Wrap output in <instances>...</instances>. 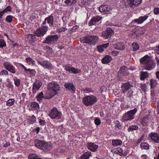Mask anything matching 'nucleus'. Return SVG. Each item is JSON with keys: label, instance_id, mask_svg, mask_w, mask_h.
I'll list each match as a JSON object with an SVG mask.
<instances>
[{"label": "nucleus", "instance_id": "obj_64", "mask_svg": "<svg viewBox=\"0 0 159 159\" xmlns=\"http://www.w3.org/2000/svg\"><path fill=\"white\" fill-rule=\"evenodd\" d=\"M34 131L36 132L37 134H38L39 132L40 128L39 127H37L36 128L34 129Z\"/></svg>", "mask_w": 159, "mask_h": 159}, {"label": "nucleus", "instance_id": "obj_25", "mask_svg": "<svg viewBox=\"0 0 159 159\" xmlns=\"http://www.w3.org/2000/svg\"><path fill=\"white\" fill-rule=\"evenodd\" d=\"M140 75V79L141 80H143L149 77L148 73L146 71H141Z\"/></svg>", "mask_w": 159, "mask_h": 159}, {"label": "nucleus", "instance_id": "obj_13", "mask_svg": "<svg viewBox=\"0 0 159 159\" xmlns=\"http://www.w3.org/2000/svg\"><path fill=\"white\" fill-rule=\"evenodd\" d=\"M64 86L67 90L70 91L72 93H74L76 90V88L72 83H66Z\"/></svg>", "mask_w": 159, "mask_h": 159}, {"label": "nucleus", "instance_id": "obj_16", "mask_svg": "<svg viewBox=\"0 0 159 159\" xmlns=\"http://www.w3.org/2000/svg\"><path fill=\"white\" fill-rule=\"evenodd\" d=\"M42 85L41 82L39 81H37L34 82L33 86L32 92L35 93L36 91L39 90Z\"/></svg>", "mask_w": 159, "mask_h": 159}, {"label": "nucleus", "instance_id": "obj_60", "mask_svg": "<svg viewBox=\"0 0 159 159\" xmlns=\"http://www.w3.org/2000/svg\"><path fill=\"white\" fill-rule=\"evenodd\" d=\"M36 120V118L34 116H32L30 118V120L31 121L33 122H34Z\"/></svg>", "mask_w": 159, "mask_h": 159}, {"label": "nucleus", "instance_id": "obj_21", "mask_svg": "<svg viewBox=\"0 0 159 159\" xmlns=\"http://www.w3.org/2000/svg\"><path fill=\"white\" fill-rule=\"evenodd\" d=\"M88 149L92 152H94L98 148V146L93 143H90L87 144Z\"/></svg>", "mask_w": 159, "mask_h": 159}, {"label": "nucleus", "instance_id": "obj_26", "mask_svg": "<svg viewBox=\"0 0 159 159\" xmlns=\"http://www.w3.org/2000/svg\"><path fill=\"white\" fill-rule=\"evenodd\" d=\"M91 156L90 152H87L83 154L80 157V159H89Z\"/></svg>", "mask_w": 159, "mask_h": 159}, {"label": "nucleus", "instance_id": "obj_39", "mask_svg": "<svg viewBox=\"0 0 159 159\" xmlns=\"http://www.w3.org/2000/svg\"><path fill=\"white\" fill-rule=\"evenodd\" d=\"M70 73L74 74H78L80 72L81 70L78 69H75L73 67L71 68Z\"/></svg>", "mask_w": 159, "mask_h": 159}, {"label": "nucleus", "instance_id": "obj_33", "mask_svg": "<svg viewBox=\"0 0 159 159\" xmlns=\"http://www.w3.org/2000/svg\"><path fill=\"white\" fill-rule=\"evenodd\" d=\"M29 159H43L35 154H30L28 157Z\"/></svg>", "mask_w": 159, "mask_h": 159}, {"label": "nucleus", "instance_id": "obj_58", "mask_svg": "<svg viewBox=\"0 0 159 159\" xmlns=\"http://www.w3.org/2000/svg\"><path fill=\"white\" fill-rule=\"evenodd\" d=\"M34 35L31 34V38L34 41H35L36 40V38L35 37V36H37L35 35L34 33Z\"/></svg>", "mask_w": 159, "mask_h": 159}, {"label": "nucleus", "instance_id": "obj_63", "mask_svg": "<svg viewBox=\"0 0 159 159\" xmlns=\"http://www.w3.org/2000/svg\"><path fill=\"white\" fill-rule=\"evenodd\" d=\"M10 144L9 142H6L5 144H4L3 146L4 147H7L10 146Z\"/></svg>", "mask_w": 159, "mask_h": 159}, {"label": "nucleus", "instance_id": "obj_53", "mask_svg": "<svg viewBox=\"0 0 159 159\" xmlns=\"http://www.w3.org/2000/svg\"><path fill=\"white\" fill-rule=\"evenodd\" d=\"M8 74V72L5 70H2L0 73V75H7Z\"/></svg>", "mask_w": 159, "mask_h": 159}, {"label": "nucleus", "instance_id": "obj_9", "mask_svg": "<svg viewBox=\"0 0 159 159\" xmlns=\"http://www.w3.org/2000/svg\"><path fill=\"white\" fill-rule=\"evenodd\" d=\"M133 83L131 81L128 82L122 83L121 85V91L123 93H125L126 92L132 89L133 87Z\"/></svg>", "mask_w": 159, "mask_h": 159}, {"label": "nucleus", "instance_id": "obj_50", "mask_svg": "<svg viewBox=\"0 0 159 159\" xmlns=\"http://www.w3.org/2000/svg\"><path fill=\"white\" fill-rule=\"evenodd\" d=\"M127 69L126 67L123 66L120 68V71L121 73H122L124 74V72L127 70Z\"/></svg>", "mask_w": 159, "mask_h": 159}, {"label": "nucleus", "instance_id": "obj_45", "mask_svg": "<svg viewBox=\"0 0 159 159\" xmlns=\"http://www.w3.org/2000/svg\"><path fill=\"white\" fill-rule=\"evenodd\" d=\"M94 123L96 125L98 126L100 124L101 121L99 118L95 117L94 120Z\"/></svg>", "mask_w": 159, "mask_h": 159}, {"label": "nucleus", "instance_id": "obj_3", "mask_svg": "<svg viewBox=\"0 0 159 159\" xmlns=\"http://www.w3.org/2000/svg\"><path fill=\"white\" fill-rule=\"evenodd\" d=\"M97 101V98L93 95L86 96L83 98L82 102L85 105L91 106Z\"/></svg>", "mask_w": 159, "mask_h": 159}, {"label": "nucleus", "instance_id": "obj_31", "mask_svg": "<svg viewBox=\"0 0 159 159\" xmlns=\"http://www.w3.org/2000/svg\"><path fill=\"white\" fill-rule=\"evenodd\" d=\"M117 152L121 156H126L127 153L125 150H123V149L120 148H117Z\"/></svg>", "mask_w": 159, "mask_h": 159}, {"label": "nucleus", "instance_id": "obj_46", "mask_svg": "<svg viewBox=\"0 0 159 159\" xmlns=\"http://www.w3.org/2000/svg\"><path fill=\"white\" fill-rule=\"evenodd\" d=\"M14 80L15 85L17 87H19L20 84V80L17 79L16 77H15L14 78Z\"/></svg>", "mask_w": 159, "mask_h": 159}, {"label": "nucleus", "instance_id": "obj_27", "mask_svg": "<svg viewBox=\"0 0 159 159\" xmlns=\"http://www.w3.org/2000/svg\"><path fill=\"white\" fill-rule=\"evenodd\" d=\"M44 141L42 140L36 139L34 142L35 143V146L38 148H40L42 144H43Z\"/></svg>", "mask_w": 159, "mask_h": 159}, {"label": "nucleus", "instance_id": "obj_51", "mask_svg": "<svg viewBox=\"0 0 159 159\" xmlns=\"http://www.w3.org/2000/svg\"><path fill=\"white\" fill-rule=\"evenodd\" d=\"M11 8L10 6H8L5 9L2 10V12L4 13L8 11H11Z\"/></svg>", "mask_w": 159, "mask_h": 159}, {"label": "nucleus", "instance_id": "obj_28", "mask_svg": "<svg viewBox=\"0 0 159 159\" xmlns=\"http://www.w3.org/2000/svg\"><path fill=\"white\" fill-rule=\"evenodd\" d=\"M149 118V116H144L143 117L141 122V124L143 126H146L147 125L148 123L150 120Z\"/></svg>", "mask_w": 159, "mask_h": 159}, {"label": "nucleus", "instance_id": "obj_41", "mask_svg": "<svg viewBox=\"0 0 159 159\" xmlns=\"http://www.w3.org/2000/svg\"><path fill=\"white\" fill-rule=\"evenodd\" d=\"M133 48V50L134 51H137L139 48V45L136 43H134L132 44Z\"/></svg>", "mask_w": 159, "mask_h": 159}, {"label": "nucleus", "instance_id": "obj_37", "mask_svg": "<svg viewBox=\"0 0 159 159\" xmlns=\"http://www.w3.org/2000/svg\"><path fill=\"white\" fill-rule=\"evenodd\" d=\"M26 62L29 65H34L35 64V61L33 60L30 57H28L26 59Z\"/></svg>", "mask_w": 159, "mask_h": 159}, {"label": "nucleus", "instance_id": "obj_35", "mask_svg": "<svg viewBox=\"0 0 159 159\" xmlns=\"http://www.w3.org/2000/svg\"><path fill=\"white\" fill-rule=\"evenodd\" d=\"M15 102L14 99H10L6 101V105L8 106H11L14 104Z\"/></svg>", "mask_w": 159, "mask_h": 159}, {"label": "nucleus", "instance_id": "obj_34", "mask_svg": "<svg viewBox=\"0 0 159 159\" xmlns=\"http://www.w3.org/2000/svg\"><path fill=\"white\" fill-rule=\"evenodd\" d=\"M141 148L142 149L147 150L149 148V144L146 143H142L141 144Z\"/></svg>", "mask_w": 159, "mask_h": 159}, {"label": "nucleus", "instance_id": "obj_1", "mask_svg": "<svg viewBox=\"0 0 159 159\" xmlns=\"http://www.w3.org/2000/svg\"><path fill=\"white\" fill-rule=\"evenodd\" d=\"M140 62L145 66V69L147 70H152L154 68L155 66V64L148 55H146L140 59Z\"/></svg>", "mask_w": 159, "mask_h": 159}, {"label": "nucleus", "instance_id": "obj_18", "mask_svg": "<svg viewBox=\"0 0 159 159\" xmlns=\"http://www.w3.org/2000/svg\"><path fill=\"white\" fill-rule=\"evenodd\" d=\"M148 138L155 142L159 143V134L156 133H151L148 136Z\"/></svg>", "mask_w": 159, "mask_h": 159}, {"label": "nucleus", "instance_id": "obj_38", "mask_svg": "<svg viewBox=\"0 0 159 159\" xmlns=\"http://www.w3.org/2000/svg\"><path fill=\"white\" fill-rule=\"evenodd\" d=\"M138 128V127L137 125L129 126L128 128V131L129 132H132L133 130H136Z\"/></svg>", "mask_w": 159, "mask_h": 159}, {"label": "nucleus", "instance_id": "obj_49", "mask_svg": "<svg viewBox=\"0 0 159 159\" xmlns=\"http://www.w3.org/2000/svg\"><path fill=\"white\" fill-rule=\"evenodd\" d=\"M6 45V43L4 40L0 39V48H2Z\"/></svg>", "mask_w": 159, "mask_h": 159}, {"label": "nucleus", "instance_id": "obj_40", "mask_svg": "<svg viewBox=\"0 0 159 159\" xmlns=\"http://www.w3.org/2000/svg\"><path fill=\"white\" fill-rule=\"evenodd\" d=\"M43 98V92H41L39 93L38 95L36 96V98L37 100L40 102Z\"/></svg>", "mask_w": 159, "mask_h": 159}, {"label": "nucleus", "instance_id": "obj_54", "mask_svg": "<svg viewBox=\"0 0 159 159\" xmlns=\"http://www.w3.org/2000/svg\"><path fill=\"white\" fill-rule=\"evenodd\" d=\"M153 12L155 15H157L159 14V8H155L153 10Z\"/></svg>", "mask_w": 159, "mask_h": 159}, {"label": "nucleus", "instance_id": "obj_36", "mask_svg": "<svg viewBox=\"0 0 159 159\" xmlns=\"http://www.w3.org/2000/svg\"><path fill=\"white\" fill-rule=\"evenodd\" d=\"M157 84V83L156 82V80L151 79L150 80V84L151 88L153 89L155 87Z\"/></svg>", "mask_w": 159, "mask_h": 159}, {"label": "nucleus", "instance_id": "obj_56", "mask_svg": "<svg viewBox=\"0 0 159 159\" xmlns=\"http://www.w3.org/2000/svg\"><path fill=\"white\" fill-rule=\"evenodd\" d=\"M67 30V29L66 27H61L58 30V31L59 33H60L62 32H64Z\"/></svg>", "mask_w": 159, "mask_h": 159}, {"label": "nucleus", "instance_id": "obj_12", "mask_svg": "<svg viewBox=\"0 0 159 159\" xmlns=\"http://www.w3.org/2000/svg\"><path fill=\"white\" fill-rule=\"evenodd\" d=\"M142 0H127L126 2L128 6L134 8L137 7L141 2Z\"/></svg>", "mask_w": 159, "mask_h": 159}, {"label": "nucleus", "instance_id": "obj_17", "mask_svg": "<svg viewBox=\"0 0 159 159\" xmlns=\"http://www.w3.org/2000/svg\"><path fill=\"white\" fill-rule=\"evenodd\" d=\"M43 146L42 151L45 152L50 151L52 148V145L50 142H44Z\"/></svg>", "mask_w": 159, "mask_h": 159}, {"label": "nucleus", "instance_id": "obj_62", "mask_svg": "<svg viewBox=\"0 0 159 159\" xmlns=\"http://www.w3.org/2000/svg\"><path fill=\"white\" fill-rule=\"evenodd\" d=\"M157 114L159 115V100L158 101L157 103Z\"/></svg>", "mask_w": 159, "mask_h": 159}, {"label": "nucleus", "instance_id": "obj_15", "mask_svg": "<svg viewBox=\"0 0 159 159\" xmlns=\"http://www.w3.org/2000/svg\"><path fill=\"white\" fill-rule=\"evenodd\" d=\"M4 66L6 69L13 73H15V69L13 66L9 63L6 62L4 64Z\"/></svg>", "mask_w": 159, "mask_h": 159}, {"label": "nucleus", "instance_id": "obj_24", "mask_svg": "<svg viewBox=\"0 0 159 159\" xmlns=\"http://www.w3.org/2000/svg\"><path fill=\"white\" fill-rule=\"evenodd\" d=\"M113 48L118 50H122L124 49L125 46L124 44L121 43H115L113 45Z\"/></svg>", "mask_w": 159, "mask_h": 159}, {"label": "nucleus", "instance_id": "obj_22", "mask_svg": "<svg viewBox=\"0 0 159 159\" xmlns=\"http://www.w3.org/2000/svg\"><path fill=\"white\" fill-rule=\"evenodd\" d=\"M111 57L109 55H106L102 59V62L103 64L108 63L111 60Z\"/></svg>", "mask_w": 159, "mask_h": 159}, {"label": "nucleus", "instance_id": "obj_20", "mask_svg": "<svg viewBox=\"0 0 159 159\" xmlns=\"http://www.w3.org/2000/svg\"><path fill=\"white\" fill-rule=\"evenodd\" d=\"M148 17V16L147 15H145L144 16H141L138 19H134L133 22H136L138 24H141L146 20Z\"/></svg>", "mask_w": 159, "mask_h": 159}, {"label": "nucleus", "instance_id": "obj_43", "mask_svg": "<svg viewBox=\"0 0 159 159\" xmlns=\"http://www.w3.org/2000/svg\"><path fill=\"white\" fill-rule=\"evenodd\" d=\"M126 93L127 97L130 98L133 95V91L131 89L126 92Z\"/></svg>", "mask_w": 159, "mask_h": 159}, {"label": "nucleus", "instance_id": "obj_8", "mask_svg": "<svg viewBox=\"0 0 159 159\" xmlns=\"http://www.w3.org/2000/svg\"><path fill=\"white\" fill-rule=\"evenodd\" d=\"M57 35H49L46 38L45 40L43 42V43L48 44H54L58 39Z\"/></svg>", "mask_w": 159, "mask_h": 159}, {"label": "nucleus", "instance_id": "obj_19", "mask_svg": "<svg viewBox=\"0 0 159 159\" xmlns=\"http://www.w3.org/2000/svg\"><path fill=\"white\" fill-rule=\"evenodd\" d=\"M102 19V17L100 16H95L93 17L89 23V26L94 25L96 23L98 22Z\"/></svg>", "mask_w": 159, "mask_h": 159}, {"label": "nucleus", "instance_id": "obj_6", "mask_svg": "<svg viewBox=\"0 0 159 159\" xmlns=\"http://www.w3.org/2000/svg\"><path fill=\"white\" fill-rule=\"evenodd\" d=\"M137 109L136 108H134L133 110L129 111L123 115V119L125 121L131 120L134 118V115L137 112Z\"/></svg>", "mask_w": 159, "mask_h": 159}, {"label": "nucleus", "instance_id": "obj_42", "mask_svg": "<svg viewBox=\"0 0 159 159\" xmlns=\"http://www.w3.org/2000/svg\"><path fill=\"white\" fill-rule=\"evenodd\" d=\"M26 72L28 73H30V74L32 75V76L36 74V71L35 70L33 69L31 70L30 69H28Z\"/></svg>", "mask_w": 159, "mask_h": 159}, {"label": "nucleus", "instance_id": "obj_48", "mask_svg": "<svg viewBox=\"0 0 159 159\" xmlns=\"http://www.w3.org/2000/svg\"><path fill=\"white\" fill-rule=\"evenodd\" d=\"M65 69L66 71H68L70 73L72 67H71L69 65H65L64 66Z\"/></svg>", "mask_w": 159, "mask_h": 159}, {"label": "nucleus", "instance_id": "obj_23", "mask_svg": "<svg viewBox=\"0 0 159 159\" xmlns=\"http://www.w3.org/2000/svg\"><path fill=\"white\" fill-rule=\"evenodd\" d=\"M110 8L106 5H102L99 7V11L101 12H107L110 10Z\"/></svg>", "mask_w": 159, "mask_h": 159}, {"label": "nucleus", "instance_id": "obj_61", "mask_svg": "<svg viewBox=\"0 0 159 159\" xmlns=\"http://www.w3.org/2000/svg\"><path fill=\"white\" fill-rule=\"evenodd\" d=\"M155 52L156 53L159 55V45L156 47V49L155 50Z\"/></svg>", "mask_w": 159, "mask_h": 159}, {"label": "nucleus", "instance_id": "obj_52", "mask_svg": "<svg viewBox=\"0 0 159 159\" xmlns=\"http://www.w3.org/2000/svg\"><path fill=\"white\" fill-rule=\"evenodd\" d=\"M98 51L100 52H102L103 51V48L101 45H100L97 47Z\"/></svg>", "mask_w": 159, "mask_h": 159}, {"label": "nucleus", "instance_id": "obj_4", "mask_svg": "<svg viewBox=\"0 0 159 159\" xmlns=\"http://www.w3.org/2000/svg\"><path fill=\"white\" fill-rule=\"evenodd\" d=\"M98 41V37L97 36H91L85 37L83 38L82 42L90 45H94Z\"/></svg>", "mask_w": 159, "mask_h": 159}, {"label": "nucleus", "instance_id": "obj_10", "mask_svg": "<svg viewBox=\"0 0 159 159\" xmlns=\"http://www.w3.org/2000/svg\"><path fill=\"white\" fill-rule=\"evenodd\" d=\"M38 63L44 68L48 70L52 69L53 67L52 65L51 62L47 60H45L43 61L39 60L38 61Z\"/></svg>", "mask_w": 159, "mask_h": 159}, {"label": "nucleus", "instance_id": "obj_11", "mask_svg": "<svg viewBox=\"0 0 159 159\" xmlns=\"http://www.w3.org/2000/svg\"><path fill=\"white\" fill-rule=\"evenodd\" d=\"M114 31L110 28H107L102 32L101 35L105 39L110 38L114 34Z\"/></svg>", "mask_w": 159, "mask_h": 159}, {"label": "nucleus", "instance_id": "obj_59", "mask_svg": "<svg viewBox=\"0 0 159 159\" xmlns=\"http://www.w3.org/2000/svg\"><path fill=\"white\" fill-rule=\"evenodd\" d=\"M78 28V26L77 25H75L72 27L70 30L72 32L75 31Z\"/></svg>", "mask_w": 159, "mask_h": 159}, {"label": "nucleus", "instance_id": "obj_29", "mask_svg": "<svg viewBox=\"0 0 159 159\" xmlns=\"http://www.w3.org/2000/svg\"><path fill=\"white\" fill-rule=\"evenodd\" d=\"M76 0H65L64 3L65 6H70L75 4Z\"/></svg>", "mask_w": 159, "mask_h": 159}, {"label": "nucleus", "instance_id": "obj_2", "mask_svg": "<svg viewBox=\"0 0 159 159\" xmlns=\"http://www.w3.org/2000/svg\"><path fill=\"white\" fill-rule=\"evenodd\" d=\"M47 87L48 89V93L51 98L57 93V91L60 90V88L59 85L55 81L49 83Z\"/></svg>", "mask_w": 159, "mask_h": 159}, {"label": "nucleus", "instance_id": "obj_57", "mask_svg": "<svg viewBox=\"0 0 159 159\" xmlns=\"http://www.w3.org/2000/svg\"><path fill=\"white\" fill-rule=\"evenodd\" d=\"M39 123H40V124L42 125H45L46 124V121L45 120H42L41 119H39Z\"/></svg>", "mask_w": 159, "mask_h": 159}, {"label": "nucleus", "instance_id": "obj_44", "mask_svg": "<svg viewBox=\"0 0 159 159\" xmlns=\"http://www.w3.org/2000/svg\"><path fill=\"white\" fill-rule=\"evenodd\" d=\"M117 123H116V125L115 126V129L116 130L117 129H122L123 126L118 121H117Z\"/></svg>", "mask_w": 159, "mask_h": 159}, {"label": "nucleus", "instance_id": "obj_14", "mask_svg": "<svg viewBox=\"0 0 159 159\" xmlns=\"http://www.w3.org/2000/svg\"><path fill=\"white\" fill-rule=\"evenodd\" d=\"M54 17L52 15H50L46 17L44 20V21L42 23V25H43L46 24L47 22L49 24L50 27H52L53 25Z\"/></svg>", "mask_w": 159, "mask_h": 159}, {"label": "nucleus", "instance_id": "obj_5", "mask_svg": "<svg viewBox=\"0 0 159 159\" xmlns=\"http://www.w3.org/2000/svg\"><path fill=\"white\" fill-rule=\"evenodd\" d=\"M49 116L52 119H58L61 118L62 113L57 108L54 107L51 110Z\"/></svg>", "mask_w": 159, "mask_h": 159}, {"label": "nucleus", "instance_id": "obj_7", "mask_svg": "<svg viewBox=\"0 0 159 159\" xmlns=\"http://www.w3.org/2000/svg\"><path fill=\"white\" fill-rule=\"evenodd\" d=\"M48 27L47 25H42L39 29L37 30L34 33L37 36L40 37L43 36L47 32Z\"/></svg>", "mask_w": 159, "mask_h": 159}, {"label": "nucleus", "instance_id": "obj_32", "mask_svg": "<svg viewBox=\"0 0 159 159\" xmlns=\"http://www.w3.org/2000/svg\"><path fill=\"white\" fill-rule=\"evenodd\" d=\"M122 143L121 140L119 139H115L112 140V144L114 147L120 145Z\"/></svg>", "mask_w": 159, "mask_h": 159}, {"label": "nucleus", "instance_id": "obj_47", "mask_svg": "<svg viewBox=\"0 0 159 159\" xmlns=\"http://www.w3.org/2000/svg\"><path fill=\"white\" fill-rule=\"evenodd\" d=\"M12 16L11 15H8L7 16L6 18V20L7 22H8L9 23H10L12 21Z\"/></svg>", "mask_w": 159, "mask_h": 159}, {"label": "nucleus", "instance_id": "obj_30", "mask_svg": "<svg viewBox=\"0 0 159 159\" xmlns=\"http://www.w3.org/2000/svg\"><path fill=\"white\" fill-rule=\"evenodd\" d=\"M30 107L34 110H38L39 109L40 107L39 104L36 102H33L30 104Z\"/></svg>", "mask_w": 159, "mask_h": 159}, {"label": "nucleus", "instance_id": "obj_55", "mask_svg": "<svg viewBox=\"0 0 159 159\" xmlns=\"http://www.w3.org/2000/svg\"><path fill=\"white\" fill-rule=\"evenodd\" d=\"M81 91H84L85 93H88L91 92V89H90L86 88L85 89H82Z\"/></svg>", "mask_w": 159, "mask_h": 159}]
</instances>
